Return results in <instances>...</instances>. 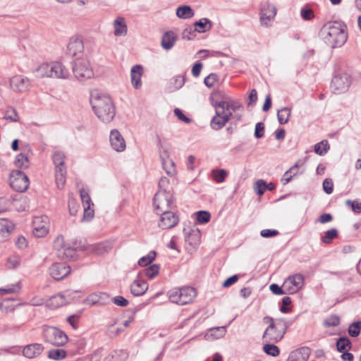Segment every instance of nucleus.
I'll use <instances>...</instances> for the list:
<instances>
[{"label":"nucleus","mask_w":361,"mask_h":361,"mask_svg":"<svg viewBox=\"0 0 361 361\" xmlns=\"http://www.w3.org/2000/svg\"><path fill=\"white\" fill-rule=\"evenodd\" d=\"M90 104L97 116L104 123L111 122L115 116L116 111L109 96L92 92L90 95Z\"/></svg>","instance_id":"obj_1"},{"label":"nucleus","mask_w":361,"mask_h":361,"mask_svg":"<svg viewBox=\"0 0 361 361\" xmlns=\"http://www.w3.org/2000/svg\"><path fill=\"white\" fill-rule=\"evenodd\" d=\"M265 324H269V326L265 329L263 334V339L269 343H277L281 341L288 326V322L283 318L273 319L267 316L263 318Z\"/></svg>","instance_id":"obj_2"},{"label":"nucleus","mask_w":361,"mask_h":361,"mask_svg":"<svg viewBox=\"0 0 361 361\" xmlns=\"http://www.w3.org/2000/svg\"><path fill=\"white\" fill-rule=\"evenodd\" d=\"M34 73L39 78L67 79L70 75L68 69L59 61L42 63L36 68Z\"/></svg>","instance_id":"obj_3"},{"label":"nucleus","mask_w":361,"mask_h":361,"mask_svg":"<svg viewBox=\"0 0 361 361\" xmlns=\"http://www.w3.org/2000/svg\"><path fill=\"white\" fill-rule=\"evenodd\" d=\"M326 33V40L333 47H341L346 42L348 36L344 24L334 22L326 25L323 28Z\"/></svg>","instance_id":"obj_4"},{"label":"nucleus","mask_w":361,"mask_h":361,"mask_svg":"<svg viewBox=\"0 0 361 361\" xmlns=\"http://www.w3.org/2000/svg\"><path fill=\"white\" fill-rule=\"evenodd\" d=\"M212 104L216 114L211 121V127L214 130H219L229 121L232 112L229 111V103L226 101L216 102Z\"/></svg>","instance_id":"obj_5"},{"label":"nucleus","mask_w":361,"mask_h":361,"mask_svg":"<svg viewBox=\"0 0 361 361\" xmlns=\"http://www.w3.org/2000/svg\"><path fill=\"white\" fill-rule=\"evenodd\" d=\"M157 142L162 167L169 176H173L176 173V169L175 163L170 158V145L165 139H162L159 136H157Z\"/></svg>","instance_id":"obj_6"},{"label":"nucleus","mask_w":361,"mask_h":361,"mask_svg":"<svg viewBox=\"0 0 361 361\" xmlns=\"http://www.w3.org/2000/svg\"><path fill=\"white\" fill-rule=\"evenodd\" d=\"M196 295V290L189 286L173 288L168 292L169 300L180 305L190 303Z\"/></svg>","instance_id":"obj_7"},{"label":"nucleus","mask_w":361,"mask_h":361,"mask_svg":"<svg viewBox=\"0 0 361 361\" xmlns=\"http://www.w3.org/2000/svg\"><path fill=\"white\" fill-rule=\"evenodd\" d=\"M54 250L56 256L61 259H75L76 250L65 241L62 235H58L53 242Z\"/></svg>","instance_id":"obj_8"},{"label":"nucleus","mask_w":361,"mask_h":361,"mask_svg":"<svg viewBox=\"0 0 361 361\" xmlns=\"http://www.w3.org/2000/svg\"><path fill=\"white\" fill-rule=\"evenodd\" d=\"M74 77L79 81L91 79L94 76V71L91 63L86 59H76L72 66Z\"/></svg>","instance_id":"obj_9"},{"label":"nucleus","mask_w":361,"mask_h":361,"mask_svg":"<svg viewBox=\"0 0 361 361\" xmlns=\"http://www.w3.org/2000/svg\"><path fill=\"white\" fill-rule=\"evenodd\" d=\"M43 334L47 342L56 346L63 345L68 341L67 335L54 326L44 327Z\"/></svg>","instance_id":"obj_10"},{"label":"nucleus","mask_w":361,"mask_h":361,"mask_svg":"<svg viewBox=\"0 0 361 361\" xmlns=\"http://www.w3.org/2000/svg\"><path fill=\"white\" fill-rule=\"evenodd\" d=\"M172 195L167 190H159L154 195L153 204L157 214L166 212L171 208Z\"/></svg>","instance_id":"obj_11"},{"label":"nucleus","mask_w":361,"mask_h":361,"mask_svg":"<svg viewBox=\"0 0 361 361\" xmlns=\"http://www.w3.org/2000/svg\"><path fill=\"white\" fill-rule=\"evenodd\" d=\"M11 187L16 191L23 192L29 186V179L25 173L14 170L11 171L9 177Z\"/></svg>","instance_id":"obj_12"},{"label":"nucleus","mask_w":361,"mask_h":361,"mask_svg":"<svg viewBox=\"0 0 361 361\" xmlns=\"http://www.w3.org/2000/svg\"><path fill=\"white\" fill-rule=\"evenodd\" d=\"M276 8L269 2L262 4L259 12V20L262 26L269 27L276 15Z\"/></svg>","instance_id":"obj_13"},{"label":"nucleus","mask_w":361,"mask_h":361,"mask_svg":"<svg viewBox=\"0 0 361 361\" xmlns=\"http://www.w3.org/2000/svg\"><path fill=\"white\" fill-rule=\"evenodd\" d=\"M80 196L84 207L82 221H90L94 216V204L92 202L88 190L85 188L80 190Z\"/></svg>","instance_id":"obj_14"},{"label":"nucleus","mask_w":361,"mask_h":361,"mask_svg":"<svg viewBox=\"0 0 361 361\" xmlns=\"http://www.w3.org/2000/svg\"><path fill=\"white\" fill-rule=\"evenodd\" d=\"M305 278L300 274L289 276L283 282V287L287 288L288 294H293L300 290L304 285Z\"/></svg>","instance_id":"obj_15"},{"label":"nucleus","mask_w":361,"mask_h":361,"mask_svg":"<svg viewBox=\"0 0 361 361\" xmlns=\"http://www.w3.org/2000/svg\"><path fill=\"white\" fill-rule=\"evenodd\" d=\"M350 82V78L348 75H336L331 80V88L334 93L341 94L348 90Z\"/></svg>","instance_id":"obj_16"},{"label":"nucleus","mask_w":361,"mask_h":361,"mask_svg":"<svg viewBox=\"0 0 361 361\" xmlns=\"http://www.w3.org/2000/svg\"><path fill=\"white\" fill-rule=\"evenodd\" d=\"M9 84L13 91L20 93L28 91L31 87L30 80L21 75H14L11 78Z\"/></svg>","instance_id":"obj_17"},{"label":"nucleus","mask_w":361,"mask_h":361,"mask_svg":"<svg viewBox=\"0 0 361 361\" xmlns=\"http://www.w3.org/2000/svg\"><path fill=\"white\" fill-rule=\"evenodd\" d=\"M71 267L65 263H55L49 268V274L55 280L59 281L71 273Z\"/></svg>","instance_id":"obj_18"},{"label":"nucleus","mask_w":361,"mask_h":361,"mask_svg":"<svg viewBox=\"0 0 361 361\" xmlns=\"http://www.w3.org/2000/svg\"><path fill=\"white\" fill-rule=\"evenodd\" d=\"M161 216L159 221V227L162 229H169L175 226L178 222V217L173 212H159Z\"/></svg>","instance_id":"obj_19"},{"label":"nucleus","mask_w":361,"mask_h":361,"mask_svg":"<svg viewBox=\"0 0 361 361\" xmlns=\"http://www.w3.org/2000/svg\"><path fill=\"white\" fill-rule=\"evenodd\" d=\"M84 51V43L81 37L73 36L67 45V52L69 55L75 56Z\"/></svg>","instance_id":"obj_20"},{"label":"nucleus","mask_w":361,"mask_h":361,"mask_svg":"<svg viewBox=\"0 0 361 361\" xmlns=\"http://www.w3.org/2000/svg\"><path fill=\"white\" fill-rule=\"evenodd\" d=\"M109 140L112 149L116 152H121L126 149L125 140L118 130L114 129L111 131Z\"/></svg>","instance_id":"obj_21"},{"label":"nucleus","mask_w":361,"mask_h":361,"mask_svg":"<svg viewBox=\"0 0 361 361\" xmlns=\"http://www.w3.org/2000/svg\"><path fill=\"white\" fill-rule=\"evenodd\" d=\"M33 234L37 238L45 236L49 232L47 217H36L33 221Z\"/></svg>","instance_id":"obj_22"},{"label":"nucleus","mask_w":361,"mask_h":361,"mask_svg":"<svg viewBox=\"0 0 361 361\" xmlns=\"http://www.w3.org/2000/svg\"><path fill=\"white\" fill-rule=\"evenodd\" d=\"M44 349V348L41 343L28 344L23 348V355L28 359H33L40 355Z\"/></svg>","instance_id":"obj_23"},{"label":"nucleus","mask_w":361,"mask_h":361,"mask_svg":"<svg viewBox=\"0 0 361 361\" xmlns=\"http://www.w3.org/2000/svg\"><path fill=\"white\" fill-rule=\"evenodd\" d=\"M311 354V350L308 347H301L293 350L287 359V361H307Z\"/></svg>","instance_id":"obj_24"},{"label":"nucleus","mask_w":361,"mask_h":361,"mask_svg":"<svg viewBox=\"0 0 361 361\" xmlns=\"http://www.w3.org/2000/svg\"><path fill=\"white\" fill-rule=\"evenodd\" d=\"M112 242L104 241L89 245L87 248V250L89 252H92L95 255H101L110 251L112 249Z\"/></svg>","instance_id":"obj_25"},{"label":"nucleus","mask_w":361,"mask_h":361,"mask_svg":"<svg viewBox=\"0 0 361 361\" xmlns=\"http://www.w3.org/2000/svg\"><path fill=\"white\" fill-rule=\"evenodd\" d=\"M148 289V285L144 279H140L139 276L134 280L130 286L131 293L135 296L143 295Z\"/></svg>","instance_id":"obj_26"},{"label":"nucleus","mask_w":361,"mask_h":361,"mask_svg":"<svg viewBox=\"0 0 361 361\" xmlns=\"http://www.w3.org/2000/svg\"><path fill=\"white\" fill-rule=\"evenodd\" d=\"M114 35L116 37L126 36L128 32V27L124 18L117 17L114 23Z\"/></svg>","instance_id":"obj_27"},{"label":"nucleus","mask_w":361,"mask_h":361,"mask_svg":"<svg viewBox=\"0 0 361 361\" xmlns=\"http://www.w3.org/2000/svg\"><path fill=\"white\" fill-rule=\"evenodd\" d=\"M143 73L142 66H133L130 71V78L133 86L135 89H139L142 86L141 77Z\"/></svg>","instance_id":"obj_28"},{"label":"nucleus","mask_w":361,"mask_h":361,"mask_svg":"<svg viewBox=\"0 0 361 361\" xmlns=\"http://www.w3.org/2000/svg\"><path fill=\"white\" fill-rule=\"evenodd\" d=\"M176 40V35L173 31L166 32L161 39V46L166 50L171 49Z\"/></svg>","instance_id":"obj_29"},{"label":"nucleus","mask_w":361,"mask_h":361,"mask_svg":"<svg viewBox=\"0 0 361 361\" xmlns=\"http://www.w3.org/2000/svg\"><path fill=\"white\" fill-rule=\"evenodd\" d=\"M226 333V329L225 326L214 327L209 329L206 334V337L209 339H219L223 338Z\"/></svg>","instance_id":"obj_30"},{"label":"nucleus","mask_w":361,"mask_h":361,"mask_svg":"<svg viewBox=\"0 0 361 361\" xmlns=\"http://www.w3.org/2000/svg\"><path fill=\"white\" fill-rule=\"evenodd\" d=\"M65 298L62 295H56L50 298L47 302L46 305L50 308H58L65 305Z\"/></svg>","instance_id":"obj_31"},{"label":"nucleus","mask_w":361,"mask_h":361,"mask_svg":"<svg viewBox=\"0 0 361 361\" xmlns=\"http://www.w3.org/2000/svg\"><path fill=\"white\" fill-rule=\"evenodd\" d=\"M195 30L198 32H204L212 28V22L206 18H201L195 23Z\"/></svg>","instance_id":"obj_32"},{"label":"nucleus","mask_w":361,"mask_h":361,"mask_svg":"<svg viewBox=\"0 0 361 361\" xmlns=\"http://www.w3.org/2000/svg\"><path fill=\"white\" fill-rule=\"evenodd\" d=\"M176 15L182 19H189L194 16L195 13L189 6H181L177 8Z\"/></svg>","instance_id":"obj_33"},{"label":"nucleus","mask_w":361,"mask_h":361,"mask_svg":"<svg viewBox=\"0 0 361 361\" xmlns=\"http://www.w3.org/2000/svg\"><path fill=\"white\" fill-rule=\"evenodd\" d=\"M291 110L288 107H283L278 111L277 117L280 124H285L288 122L290 117Z\"/></svg>","instance_id":"obj_34"},{"label":"nucleus","mask_w":361,"mask_h":361,"mask_svg":"<svg viewBox=\"0 0 361 361\" xmlns=\"http://www.w3.org/2000/svg\"><path fill=\"white\" fill-rule=\"evenodd\" d=\"M13 228V224L8 219L0 218V236H3L5 233H10Z\"/></svg>","instance_id":"obj_35"},{"label":"nucleus","mask_w":361,"mask_h":361,"mask_svg":"<svg viewBox=\"0 0 361 361\" xmlns=\"http://www.w3.org/2000/svg\"><path fill=\"white\" fill-rule=\"evenodd\" d=\"M338 230L335 228L326 231L321 238V241L324 244H330L332 240L338 238Z\"/></svg>","instance_id":"obj_36"},{"label":"nucleus","mask_w":361,"mask_h":361,"mask_svg":"<svg viewBox=\"0 0 361 361\" xmlns=\"http://www.w3.org/2000/svg\"><path fill=\"white\" fill-rule=\"evenodd\" d=\"M65 155L61 152H55L53 154V161L56 166V170L59 169H66L64 163Z\"/></svg>","instance_id":"obj_37"},{"label":"nucleus","mask_w":361,"mask_h":361,"mask_svg":"<svg viewBox=\"0 0 361 361\" xmlns=\"http://www.w3.org/2000/svg\"><path fill=\"white\" fill-rule=\"evenodd\" d=\"M66 169H59L56 170V183L57 188L60 190L63 189L66 183Z\"/></svg>","instance_id":"obj_38"},{"label":"nucleus","mask_w":361,"mask_h":361,"mask_svg":"<svg viewBox=\"0 0 361 361\" xmlns=\"http://www.w3.org/2000/svg\"><path fill=\"white\" fill-rule=\"evenodd\" d=\"M336 348L339 352L348 351L351 348V343L348 338L341 337L336 342Z\"/></svg>","instance_id":"obj_39"},{"label":"nucleus","mask_w":361,"mask_h":361,"mask_svg":"<svg viewBox=\"0 0 361 361\" xmlns=\"http://www.w3.org/2000/svg\"><path fill=\"white\" fill-rule=\"evenodd\" d=\"M330 149L326 140H322L314 145V152L320 156L324 155Z\"/></svg>","instance_id":"obj_40"},{"label":"nucleus","mask_w":361,"mask_h":361,"mask_svg":"<svg viewBox=\"0 0 361 361\" xmlns=\"http://www.w3.org/2000/svg\"><path fill=\"white\" fill-rule=\"evenodd\" d=\"M299 166L298 163H296L295 165H293L288 171H287L281 180V181L283 183L284 185L288 183L293 176H295L297 174V169Z\"/></svg>","instance_id":"obj_41"},{"label":"nucleus","mask_w":361,"mask_h":361,"mask_svg":"<svg viewBox=\"0 0 361 361\" xmlns=\"http://www.w3.org/2000/svg\"><path fill=\"white\" fill-rule=\"evenodd\" d=\"M212 176L214 180L218 183L224 182L227 176V171L224 169H216L212 171Z\"/></svg>","instance_id":"obj_42"},{"label":"nucleus","mask_w":361,"mask_h":361,"mask_svg":"<svg viewBox=\"0 0 361 361\" xmlns=\"http://www.w3.org/2000/svg\"><path fill=\"white\" fill-rule=\"evenodd\" d=\"M66 357V352L63 349H54L48 352V357L52 360H62Z\"/></svg>","instance_id":"obj_43"},{"label":"nucleus","mask_w":361,"mask_h":361,"mask_svg":"<svg viewBox=\"0 0 361 361\" xmlns=\"http://www.w3.org/2000/svg\"><path fill=\"white\" fill-rule=\"evenodd\" d=\"M15 165L17 167L27 169L29 166V160L27 157L23 153L19 154L15 159Z\"/></svg>","instance_id":"obj_44"},{"label":"nucleus","mask_w":361,"mask_h":361,"mask_svg":"<svg viewBox=\"0 0 361 361\" xmlns=\"http://www.w3.org/2000/svg\"><path fill=\"white\" fill-rule=\"evenodd\" d=\"M4 118L12 122H18L19 121V116L16 110L12 107H9L6 109Z\"/></svg>","instance_id":"obj_45"},{"label":"nucleus","mask_w":361,"mask_h":361,"mask_svg":"<svg viewBox=\"0 0 361 361\" xmlns=\"http://www.w3.org/2000/svg\"><path fill=\"white\" fill-rule=\"evenodd\" d=\"M361 330V322H355L349 326L348 334L352 337H357Z\"/></svg>","instance_id":"obj_46"},{"label":"nucleus","mask_w":361,"mask_h":361,"mask_svg":"<svg viewBox=\"0 0 361 361\" xmlns=\"http://www.w3.org/2000/svg\"><path fill=\"white\" fill-rule=\"evenodd\" d=\"M263 349L267 354L273 357L278 356L280 353L279 348L275 345L266 344L264 345Z\"/></svg>","instance_id":"obj_47"},{"label":"nucleus","mask_w":361,"mask_h":361,"mask_svg":"<svg viewBox=\"0 0 361 361\" xmlns=\"http://www.w3.org/2000/svg\"><path fill=\"white\" fill-rule=\"evenodd\" d=\"M210 218V213L207 211H199L196 213V219L200 224H205L209 222Z\"/></svg>","instance_id":"obj_48"},{"label":"nucleus","mask_w":361,"mask_h":361,"mask_svg":"<svg viewBox=\"0 0 361 361\" xmlns=\"http://www.w3.org/2000/svg\"><path fill=\"white\" fill-rule=\"evenodd\" d=\"M156 252L154 251L150 252L147 256L141 257L138 261V264L141 267L147 266L150 264L155 258Z\"/></svg>","instance_id":"obj_49"},{"label":"nucleus","mask_w":361,"mask_h":361,"mask_svg":"<svg viewBox=\"0 0 361 361\" xmlns=\"http://www.w3.org/2000/svg\"><path fill=\"white\" fill-rule=\"evenodd\" d=\"M159 271V267L157 264H153L145 269V274L149 279H153L155 277Z\"/></svg>","instance_id":"obj_50"},{"label":"nucleus","mask_w":361,"mask_h":361,"mask_svg":"<svg viewBox=\"0 0 361 361\" xmlns=\"http://www.w3.org/2000/svg\"><path fill=\"white\" fill-rule=\"evenodd\" d=\"M267 183L263 180H258L255 182L254 189L259 195H262L266 190Z\"/></svg>","instance_id":"obj_51"},{"label":"nucleus","mask_w":361,"mask_h":361,"mask_svg":"<svg viewBox=\"0 0 361 361\" xmlns=\"http://www.w3.org/2000/svg\"><path fill=\"white\" fill-rule=\"evenodd\" d=\"M340 324V318L336 315H331L324 320V324L326 327L336 326Z\"/></svg>","instance_id":"obj_52"},{"label":"nucleus","mask_w":361,"mask_h":361,"mask_svg":"<svg viewBox=\"0 0 361 361\" xmlns=\"http://www.w3.org/2000/svg\"><path fill=\"white\" fill-rule=\"evenodd\" d=\"M269 289L274 294L277 295L288 294L287 288H284L283 286L280 287L276 283L271 284Z\"/></svg>","instance_id":"obj_53"},{"label":"nucleus","mask_w":361,"mask_h":361,"mask_svg":"<svg viewBox=\"0 0 361 361\" xmlns=\"http://www.w3.org/2000/svg\"><path fill=\"white\" fill-rule=\"evenodd\" d=\"M79 208V205L76 200L73 198H69L68 200V209L69 213L71 216L76 215L78 210Z\"/></svg>","instance_id":"obj_54"},{"label":"nucleus","mask_w":361,"mask_h":361,"mask_svg":"<svg viewBox=\"0 0 361 361\" xmlns=\"http://www.w3.org/2000/svg\"><path fill=\"white\" fill-rule=\"evenodd\" d=\"M20 259L17 256H12L7 259L6 266L8 269H15L20 265Z\"/></svg>","instance_id":"obj_55"},{"label":"nucleus","mask_w":361,"mask_h":361,"mask_svg":"<svg viewBox=\"0 0 361 361\" xmlns=\"http://www.w3.org/2000/svg\"><path fill=\"white\" fill-rule=\"evenodd\" d=\"M124 331V328L122 327H115L114 324L110 325L107 330V334L110 337H115L119 335L121 332Z\"/></svg>","instance_id":"obj_56"},{"label":"nucleus","mask_w":361,"mask_h":361,"mask_svg":"<svg viewBox=\"0 0 361 361\" xmlns=\"http://www.w3.org/2000/svg\"><path fill=\"white\" fill-rule=\"evenodd\" d=\"M347 206L350 207L355 213H361V202L348 200L345 202Z\"/></svg>","instance_id":"obj_57"},{"label":"nucleus","mask_w":361,"mask_h":361,"mask_svg":"<svg viewBox=\"0 0 361 361\" xmlns=\"http://www.w3.org/2000/svg\"><path fill=\"white\" fill-rule=\"evenodd\" d=\"M196 36L195 30L191 27H188L183 30L182 32V38L187 40H190Z\"/></svg>","instance_id":"obj_58"},{"label":"nucleus","mask_w":361,"mask_h":361,"mask_svg":"<svg viewBox=\"0 0 361 361\" xmlns=\"http://www.w3.org/2000/svg\"><path fill=\"white\" fill-rule=\"evenodd\" d=\"M217 80V75L214 73H211L207 75L204 80L205 85L208 87H212Z\"/></svg>","instance_id":"obj_59"},{"label":"nucleus","mask_w":361,"mask_h":361,"mask_svg":"<svg viewBox=\"0 0 361 361\" xmlns=\"http://www.w3.org/2000/svg\"><path fill=\"white\" fill-rule=\"evenodd\" d=\"M333 181L330 178H326L323 182V189L326 194H331L333 192Z\"/></svg>","instance_id":"obj_60"},{"label":"nucleus","mask_w":361,"mask_h":361,"mask_svg":"<svg viewBox=\"0 0 361 361\" xmlns=\"http://www.w3.org/2000/svg\"><path fill=\"white\" fill-rule=\"evenodd\" d=\"M264 125L262 122H259L255 126V136L257 138H261L264 135Z\"/></svg>","instance_id":"obj_61"},{"label":"nucleus","mask_w":361,"mask_h":361,"mask_svg":"<svg viewBox=\"0 0 361 361\" xmlns=\"http://www.w3.org/2000/svg\"><path fill=\"white\" fill-rule=\"evenodd\" d=\"M291 303V299L290 297L286 296L282 299L283 305L280 307V311L283 313L289 312L290 309L289 307H286L287 305H289Z\"/></svg>","instance_id":"obj_62"},{"label":"nucleus","mask_w":361,"mask_h":361,"mask_svg":"<svg viewBox=\"0 0 361 361\" xmlns=\"http://www.w3.org/2000/svg\"><path fill=\"white\" fill-rule=\"evenodd\" d=\"M301 16L304 20H310L314 18V13L310 8H302L300 11Z\"/></svg>","instance_id":"obj_63"},{"label":"nucleus","mask_w":361,"mask_h":361,"mask_svg":"<svg viewBox=\"0 0 361 361\" xmlns=\"http://www.w3.org/2000/svg\"><path fill=\"white\" fill-rule=\"evenodd\" d=\"M113 302L118 306L126 307L128 305V301L122 296H116L113 299Z\"/></svg>","instance_id":"obj_64"}]
</instances>
